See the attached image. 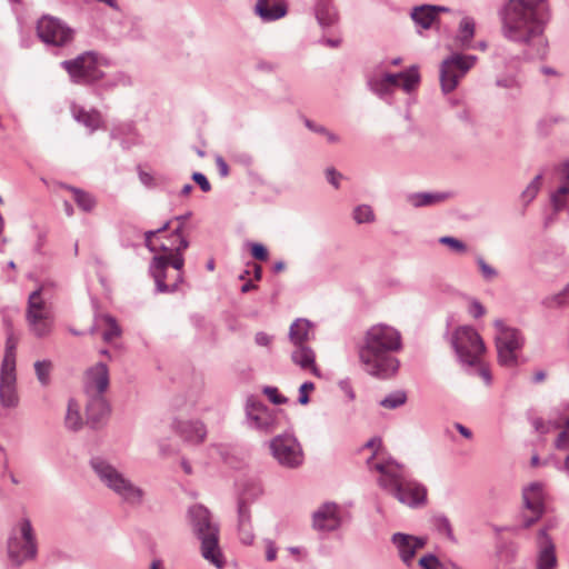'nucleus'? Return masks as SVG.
Returning a JSON list of instances; mask_svg holds the SVG:
<instances>
[{"mask_svg": "<svg viewBox=\"0 0 569 569\" xmlns=\"http://www.w3.org/2000/svg\"><path fill=\"white\" fill-rule=\"evenodd\" d=\"M50 299V284L43 283L37 290L32 291L28 298L26 319L30 331L38 338L50 335L53 327V313Z\"/></svg>", "mask_w": 569, "mask_h": 569, "instance_id": "1a4fd4ad", "label": "nucleus"}, {"mask_svg": "<svg viewBox=\"0 0 569 569\" xmlns=\"http://www.w3.org/2000/svg\"><path fill=\"white\" fill-rule=\"evenodd\" d=\"M216 166L221 177H227L229 174V167L221 156L216 157Z\"/></svg>", "mask_w": 569, "mask_h": 569, "instance_id": "0e129e2a", "label": "nucleus"}, {"mask_svg": "<svg viewBox=\"0 0 569 569\" xmlns=\"http://www.w3.org/2000/svg\"><path fill=\"white\" fill-rule=\"evenodd\" d=\"M254 13L264 22L276 21L287 14L283 0H257Z\"/></svg>", "mask_w": 569, "mask_h": 569, "instance_id": "393cba45", "label": "nucleus"}, {"mask_svg": "<svg viewBox=\"0 0 569 569\" xmlns=\"http://www.w3.org/2000/svg\"><path fill=\"white\" fill-rule=\"evenodd\" d=\"M496 329L495 342L498 362L507 368L518 365V353L525 345V337L517 328L507 326L503 320L493 321Z\"/></svg>", "mask_w": 569, "mask_h": 569, "instance_id": "f8f14e48", "label": "nucleus"}, {"mask_svg": "<svg viewBox=\"0 0 569 569\" xmlns=\"http://www.w3.org/2000/svg\"><path fill=\"white\" fill-rule=\"evenodd\" d=\"M476 263L478 264L479 270H480L481 276L485 281L489 282V281L495 280L498 277V271L493 267H491L489 263H487L486 260L481 256L476 257Z\"/></svg>", "mask_w": 569, "mask_h": 569, "instance_id": "de8ad7c7", "label": "nucleus"}, {"mask_svg": "<svg viewBox=\"0 0 569 569\" xmlns=\"http://www.w3.org/2000/svg\"><path fill=\"white\" fill-rule=\"evenodd\" d=\"M548 529L549 527L543 528L538 532L537 569H556L558 565L556 546L550 536L547 533Z\"/></svg>", "mask_w": 569, "mask_h": 569, "instance_id": "4be33fe9", "label": "nucleus"}, {"mask_svg": "<svg viewBox=\"0 0 569 569\" xmlns=\"http://www.w3.org/2000/svg\"><path fill=\"white\" fill-rule=\"evenodd\" d=\"M71 112L76 121L83 124L90 132L98 130L102 123L101 113L96 110H86L81 106L72 104Z\"/></svg>", "mask_w": 569, "mask_h": 569, "instance_id": "cd10ccee", "label": "nucleus"}, {"mask_svg": "<svg viewBox=\"0 0 569 569\" xmlns=\"http://www.w3.org/2000/svg\"><path fill=\"white\" fill-rule=\"evenodd\" d=\"M244 426L259 433L269 435L284 425V413L250 396L244 403Z\"/></svg>", "mask_w": 569, "mask_h": 569, "instance_id": "9b49d317", "label": "nucleus"}, {"mask_svg": "<svg viewBox=\"0 0 569 569\" xmlns=\"http://www.w3.org/2000/svg\"><path fill=\"white\" fill-rule=\"evenodd\" d=\"M391 542L398 551L401 561L410 567L417 550L426 545V539L408 533L396 532L391 537Z\"/></svg>", "mask_w": 569, "mask_h": 569, "instance_id": "aec40b11", "label": "nucleus"}, {"mask_svg": "<svg viewBox=\"0 0 569 569\" xmlns=\"http://www.w3.org/2000/svg\"><path fill=\"white\" fill-rule=\"evenodd\" d=\"M110 383L109 369L103 362L89 367L83 376V389L86 396L104 395Z\"/></svg>", "mask_w": 569, "mask_h": 569, "instance_id": "a211bd4d", "label": "nucleus"}, {"mask_svg": "<svg viewBox=\"0 0 569 569\" xmlns=\"http://www.w3.org/2000/svg\"><path fill=\"white\" fill-rule=\"evenodd\" d=\"M402 349L400 332L388 325L370 327L358 346V357L362 369L370 376L387 379L392 377L399 360L392 355Z\"/></svg>", "mask_w": 569, "mask_h": 569, "instance_id": "f03ea898", "label": "nucleus"}, {"mask_svg": "<svg viewBox=\"0 0 569 569\" xmlns=\"http://www.w3.org/2000/svg\"><path fill=\"white\" fill-rule=\"evenodd\" d=\"M190 216L191 212H188L172 219L178 226L168 237L169 243H160L161 253L154 254L150 261L149 272L158 292H176L183 282V251L189 247V241L183 234V224Z\"/></svg>", "mask_w": 569, "mask_h": 569, "instance_id": "7ed1b4c3", "label": "nucleus"}, {"mask_svg": "<svg viewBox=\"0 0 569 569\" xmlns=\"http://www.w3.org/2000/svg\"><path fill=\"white\" fill-rule=\"evenodd\" d=\"M60 66L66 70L72 83L79 86H94L102 77V68L110 67L111 61L106 56L89 50L78 54L73 59L62 61Z\"/></svg>", "mask_w": 569, "mask_h": 569, "instance_id": "0eeeda50", "label": "nucleus"}, {"mask_svg": "<svg viewBox=\"0 0 569 569\" xmlns=\"http://www.w3.org/2000/svg\"><path fill=\"white\" fill-rule=\"evenodd\" d=\"M87 419L93 427H97L109 413V405L104 395L87 396Z\"/></svg>", "mask_w": 569, "mask_h": 569, "instance_id": "a878e982", "label": "nucleus"}, {"mask_svg": "<svg viewBox=\"0 0 569 569\" xmlns=\"http://www.w3.org/2000/svg\"><path fill=\"white\" fill-rule=\"evenodd\" d=\"M82 425L79 403L74 399H69L64 417L66 428L71 431H78L82 428Z\"/></svg>", "mask_w": 569, "mask_h": 569, "instance_id": "f704fd0d", "label": "nucleus"}, {"mask_svg": "<svg viewBox=\"0 0 569 569\" xmlns=\"http://www.w3.org/2000/svg\"><path fill=\"white\" fill-rule=\"evenodd\" d=\"M158 230H149L143 233L144 237V246L148 248L151 252H158L161 251L160 246H157L153 241V238L158 236Z\"/></svg>", "mask_w": 569, "mask_h": 569, "instance_id": "864d4df0", "label": "nucleus"}, {"mask_svg": "<svg viewBox=\"0 0 569 569\" xmlns=\"http://www.w3.org/2000/svg\"><path fill=\"white\" fill-rule=\"evenodd\" d=\"M18 347V338L12 331H9L6 340L4 356L1 368L16 369V351Z\"/></svg>", "mask_w": 569, "mask_h": 569, "instance_id": "c9c22d12", "label": "nucleus"}, {"mask_svg": "<svg viewBox=\"0 0 569 569\" xmlns=\"http://www.w3.org/2000/svg\"><path fill=\"white\" fill-rule=\"evenodd\" d=\"M256 343L262 347H267L271 342V337L266 332H258L254 337Z\"/></svg>", "mask_w": 569, "mask_h": 569, "instance_id": "69168bd1", "label": "nucleus"}, {"mask_svg": "<svg viewBox=\"0 0 569 569\" xmlns=\"http://www.w3.org/2000/svg\"><path fill=\"white\" fill-rule=\"evenodd\" d=\"M89 465L99 481L122 503L131 508H139L146 502V489L136 483L109 460L97 456L90 459Z\"/></svg>", "mask_w": 569, "mask_h": 569, "instance_id": "39448f33", "label": "nucleus"}, {"mask_svg": "<svg viewBox=\"0 0 569 569\" xmlns=\"http://www.w3.org/2000/svg\"><path fill=\"white\" fill-rule=\"evenodd\" d=\"M496 84L501 88L512 89L519 87V81L516 76H507L498 78Z\"/></svg>", "mask_w": 569, "mask_h": 569, "instance_id": "6e6d98bb", "label": "nucleus"}, {"mask_svg": "<svg viewBox=\"0 0 569 569\" xmlns=\"http://www.w3.org/2000/svg\"><path fill=\"white\" fill-rule=\"evenodd\" d=\"M549 423H552L555 428L565 427L563 430L559 432L555 446L559 450L569 449V417L561 418L553 422L550 421Z\"/></svg>", "mask_w": 569, "mask_h": 569, "instance_id": "ea45409f", "label": "nucleus"}, {"mask_svg": "<svg viewBox=\"0 0 569 569\" xmlns=\"http://www.w3.org/2000/svg\"><path fill=\"white\" fill-rule=\"evenodd\" d=\"M325 173L328 182L336 189H338L340 187V180L342 178V174L338 172L335 168L326 169Z\"/></svg>", "mask_w": 569, "mask_h": 569, "instance_id": "4d7b16f0", "label": "nucleus"}, {"mask_svg": "<svg viewBox=\"0 0 569 569\" xmlns=\"http://www.w3.org/2000/svg\"><path fill=\"white\" fill-rule=\"evenodd\" d=\"M476 56L453 53L440 66V84L445 93L453 91L459 81L475 66Z\"/></svg>", "mask_w": 569, "mask_h": 569, "instance_id": "4468645a", "label": "nucleus"}, {"mask_svg": "<svg viewBox=\"0 0 569 569\" xmlns=\"http://www.w3.org/2000/svg\"><path fill=\"white\" fill-rule=\"evenodd\" d=\"M19 395L17 390L16 369H0V405L6 409L17 408L19 405Z\"/></svg>", "mask_w": 569, "mask_h": 569, "instance_id": "412c9836", "label": "nucleus"}, {"mask_svg": "<svg viewBox=\"0 0 569 569\" xmlns=\"http://www.w3.org/2000/svg\"><path fill=\"white\" fill-rule=\"evenodd\" d=\"M352 217L358 224L375 221V213L370 206L359 204L353 209Z\"/></svg>", "mask_w": 569, "mask_h": 569, "instance_id": "79ce46f5", "label": "nucleus"}, {"mask_svg": "<svg viewBox=\"0 0 569 569\" xmlns=\"http://www.w3.org/2000/svg\"><path fill=\"white\" fill-rule=\"evenodd\" d=\"M420 83V74L417 66H411L398 73H375L368 79L369 89L387 103H392L393 93L402 89L406 93L413 92Z\"/></svg>", "mask_w": 569, "mask_h": 569, "instance_id": "6e6552de", "label": "nucleus"}, {"mask_svg": "<svg viewBox=\"0 0 569 569\" xmlns=\"http://www.w3.org/2000/svg\"><path fill=\"white\" fill-rule=\"evenodd\" d=\"M419 566L422 569H442L447 563H441L435 555L428 553L419 559Z\"/></svg>", "mask_w": 569, "mask_h": 569, "instance_id": "8fccbe9b", "label": "nucleus"}, {"mask_svg": "<svg viewBox=\"0 0 569 569\" xmlns=\"http://www.w3.org/2000/svg\"><path fill=\"white\" fill-rule=\"evenodd\" d=\"M263 393L274 405H283L288 401V399L286 397L278 393V389L276 387H270V386L264 387Z\"/></svg>", "mask_w": 569, "mask_h": 569, "instance_id": "3c124183", "label": "nucleus"}, {"mask_svg": "<svg viewBox=\"0 0 569 569\" xmlns=\"http://www.w3.org/2000/svg\"><path fill=\"white\" fill-rule=\"evenodd\" d=\"M339 387L343 391V393L349 398V400H355L356 395L349 380H341L339 382Z\"/></svg>", "mask_w": 569, "mask_h": 569, "instance_id": "e2e57ef3", "label": "nucleus"}, {"mask_svg": "<svg viewBox=\"0 0 569 569\" xmlns=\"http://www.w3.org/2000/svg\"><path fill=\"white\" fill-rule=\"evenodd\" d=\"M233 160L238 163L246 166V167L251 166L253 162L252 156L248 152H240V153L234 154Z\"/></svg>", "mask_w": 569, "mask_h": 569, "instance_id": "680f3d73", "label": "nucleus"}, {"mask_svg": "<svg viewBox=\"0 0 569 569\" xmlns=\"http://www.w3.org/2000/svg\"><path fill=\"white\" fill-rule=\"evenodd\" d=\"M251 254L257 260L266 261L268 259V251L261 243L251 244Z\"/></svg>", "mask_w": 569, "mask_h": 569, "instance_id": "13d9d810", "label": "nucleus"}, {"mask_svg": "<svg viewBox=\"0 0 569 569\" xmlns=\"http://www.w3.org/2000/svg\"><path fill=\"white\" fill-rule=\"evenodd\" d=\"M476 33V21L472 17L463 16L459 22L456 40L466 49L471 48V41Z\"/></svg>", "mask_w": 569, "mask_h": 569, "instance_id": "2f4dec72", "label": "nucleus"}, {"mask_svg": "<svg viewBox=\"0 0 569 569\" xmlns=\"http://www.w3.org/2000/svg\"><path fill=\"white\" fill-rule=\"evenodd\" d=\"M435 9L436 7L430 4L416 7L411 11V19L417 26L429 29L437 19Z\"/></svg>", "mask_w": 569, "mask_h": 569, "instance_id": "72a5a7b5", "label": "nucleus"}, {"mask_svg": "<svg viewBox=\"0 0 569 569\" xmlns=\"http://www.w3.org/2000/svg\"><path fill=\"white\" fill-rule=\"evenodd\" d=\"M99 321L106 327L102 339L106 342H111L113 339L121 335V329L117 323V320L110 315H103L99 318Z\"/></svg>", "mask_w": 569, "mask_h": 569, "instance_id": "4c0bfd02", "label": "nucleus"}, {"mask_svg": "<svg viewBox=\"0 0 569 569\" xmlns=\"http://www.w3.org/2000/svg\"><path fill=\"white\" fill-rule=\"evenodd\" d=\"M39 38L47 44L63 47L73 39V30L63 21L51 16H43L37 24Z\"/></svg>", "mask_w": 569, "mask_h": 569, "instance_id": "f3484780", "label": "nucleus"}, {"mask_svg": "<svg viewBox=\"0 0 569 569\" xmlns=\"http://www.w3.org/2000/svg\"><path fill=\"white\" fill-rule=\"evenodd\" d=\"M505 39L525 48V59H542L548 51L545 30L549 21L547 0H502L497 10Z\"/></svg>", "mask_w": 569, "mask_h": 569, "instance_id": "f257e3e1", "label": "nucleus"}, {"mask_svg": "<svg viewBox=\"0 0 569 569\" xmlns=\"http://www.w3.org/2000/svg\"><path fill=\"white\" fill-rule=\"evenodd\" d=\"M312 336V323L309 320L297 319L291 323L289 338L295 346L305 345Z\"/></svg>", "mask_w": 569, "mask_h": 569, "instance_id": "c85d7f7f", "label": "nucleus"}, {"mask_svg": "<svg viewBox=\"0 0 569 569\" xmlns=\"http://www.w3.org/2000/svg\"><path fill=\"white\" fill-rule=\"evenodd\" d=\"M312 525L319 531H333L341 525V509L335 502L321 505L312 515Z\"/></svg>", "mask_w": 569, "mask_h": 569, "instance_id": "6ab92c4d", "label": "nucleus"}, {"mask_svg": "<svg viewBox=\"0 0 569 569\" xmlns=\"http://www.w3.org/2000/svg\"><path fill=\"white\" fill-rule=\"evenodd\" d=\"M238 536L243 545L250 546L254 541L253 527L251 522V511L243 497L238 500Z\"/></svg>", "mask_w": 569, "mask_h": 569, "instance_id": "b1692460", "label": "nucleus"}, {"mask_svg": "<svg viewBox=\"0 0 569 569\" xmlns=\"http://www.w3.org/2000/svg\"><path fill=\"white\" fill-rule=\"evenodd\" d=\"M468 311L475 319H478L486 313V308L479 300L471 299L469 302Z\"/></svg>", "mask_w": 569, "mask_h": 569, "instance_id": "5fc2aeb1", "label": "nucleus"}, {"mask_svg": "<svg viewBox=\"0 0 569 569\" xmlns=\"http://www.w3.org/2000/svg\"><path fill=\"white\" fill-rule=\"evenodd\" d=\"M439 243L449 247V249L457 253L467 252V244L458 238L443 236L439 238Z\"/></svg>", "mask_w": 569, "mask_h": 569, "instance_id": "49530a36", "label": "nucleus"}, {"mask_svg": "<svg viewBox=\"0 0 569 569\" xmlns=\"http://www.w3.org/2000/svg\"><path fill=\"white\" fill-rule=\"evenodd\" d=\"M73 193V199L78 207L86 212H90L96 207V199L89 193L79 188L69 187Z\"/></svg>", "mask_w": 569, "mask_h": 569, "instance_id": "58836bf2", "label": "nucleus"}, {"mask_svg": "<svg viewBox=\"0 0 569 569\" xmlns=\"http://www.w3.org/2000/svg\"><path fill=\"white\" fill-rule=\"evenodd\" d=\"M449 198L447 192H415L407 196V202L415 208L430 207Z\"/></svg>", "mask_w": 569, "mask_h": 569, "instance_id": "c756f323", "label": "nucleus"}, {"mask_svg": "<svg viewBox=\"0 0 569 569\" xmlns=\"http://www.w3.org/2000/svg\"><path fill=\"white\" fill-rule=\"evenodd\" d=\"M380 473L379 486L390 492L400 503L410 508L425 506L427 488L413 479H407L402 465L387 460L372 466Z\"/></svg>", "mask_w": 569, "mask_h": 569, "instance_id": "20e7f679", "label": "nucleus"}, {"mask_svg": "<svg viewBox=\"0 0 569 569\" xmlns=\"http://www.w3.org/2000/svg\"><path fill=\"white\" fill-rule=\"evenodd\" d=\"M51 369H52V363L49 360H41V361H37L34 363V371H36L37 378L42 386H47L49 383V377H50Z\"/></svg>", "mask_w": 569, "mask_h": 569, "instance_id": "a18cd8bd", "label": "nucleus"}, {"mask_svg": "<svg viewBox=\"0 0 569 569\" xmlns=\"http://www.w3.org/2000/svg\"><path fill=\"white\" fill-rule=\"evenodd\" d=\"M291 359L302 369L310 368L313 375L319 376L318 369L315 365L316 356L311 348L306 345L296 346V350L291 353Z\"/></svg>", "mask_w": 569, "mask_h": 569, "instance_id": "7c9ffc66", "label": "nucleus"}, {"mask_svg": "<svg viewBox=\"0 0 569 569\" xmlns=\"http://www.w3.org/2000/svg\"><path fill=\"white\" fill-rule=\"evenodd\" d=\"M451 345L461 365L469 368L480 365L486 347L480 335L472 327H458L452 335Z\"/></svg>", "mask_w": 569, "mask_h": 569, "instance_id": "ddd939ff", "label": "nucleus"}, {"mask_svg": "<svg viewBox=\"0 0 569 569\" xmlns=\"http://www.w3.org/2000/svg\"><path fill=\"white\" fill-rule=\"evenodd\" d=\"M569 194V186L562 184L552 194H551V203L556 211H560L565 209L566 201L563 197Z\"/></svg>", "mask_w": 569, "mask_h": 569, "instance_id": "09e8293b", "label": "nucleus"}, {"mask_svg": "<svg viewBox=\"0 0 569 569\" xmlns=\"http://www.w3.org/2000/svg\"><path fill=\"white\" fill-rule=\"evenodd\" d=\"M269 448L277 462L286 468H297L303 462V451L291 435H279L270 440Z\"/></svg>", "mask_w": 569, "mask_h": 569, "instance_id": "dca6fc26", "label": "nucleus"}, {"mask_svg": "<svg viewBox=\"0 0 569 569\" xmlns=\"http://www.w3.org/2000/svg\"><path fill=\"white\" fill-rule=\"evenodd\" d=\"M313 390H315L313 382H311V381L303 382L299 388V399H298L299 403L303 405V406L308 405L310 401L308 393Z\"/></svg>", "mask_w": 569, "mask_h": 569, "instance_id": "603ef678", "label": "nucleus"}, {"mask_svg": "<svg viewBox=\"0 0 569 569\" xmlns=\"http://www.w3.org/2000/svg\"><path fill=\"white\" fill-rule=\"evenodd\" d=\"M316 19L322 28L336 23L338 16L331 0H319L315 8Z\"/></svg>", "mask_w": 569, "mask_h": 569, "instance_id": "473e14b6", "label": "nucleus"}, {"mask_svg": "<svg viewBox=\"0 0 569 569\" xmlns=\"http://www.w3.org/2000/svg\"><path fill=\"white\" fill-rule=\"evenodd\" d=\"M305 124L306 127L313 131V132H317V133H320L322 134L323 132H326V127L321 126V124H316L315 122H312L311 120L309 119H306L305 120Z\"/></svg>", "mask_w": 569, "mask_h": 569, "instance_id": "338daca9", "label": "nucleus"}, {"mask_svg": "<svg viewBox=\"0 0 569 569\" xmlns=\"http://www.w3.org/2000/svg\"><path fill=\"white\" fill-rule=\"evenodd\" d=\"M456 429L458 430V432L465 437L466 439H471L472 438V432L470 429H468L467 427H465L461 423H456L455 425Z\"/></svg>", "mask_w": 569, "mask_h": 569, "instance_id": "774afa93", "label": "nucleus"}, {"mask_svg": "<svg viewBox=\"0 0 569 569\" xmlns=\"http://www.w3.org/2000/svg\"><path fill=\"white\" fill-rule=\"evenodd\" d=\"M432 523L439 533H442L447 538L453 540V532H452L450 521L445 515H436L432 518Z\"/></svg>", "mask_w": 569, "mask_h": 569, "instance_id": "c03bdc74", "label": "nucleus"}, {"mask_svg": "<svg viewBox=\"0 0 569 569\" xmlns=\"http://www.w3.org/2000/svg\"><path fill=\"white\" fill-rule=\"evenodd\" d=\"M173 429L184 441L193 445L202 443L207 437V428L200 420L177 419Z\"/></svg>", "mask_w": 569, "mask_h": 569, "instance_id": "5701e85b", "label": "nucleus"}, {"mask_svg": "<svg viewBox=\"0 0 569 569\" xmlns=\"http://www.w3.org/2000/svg\"><path fill=\"white\" fill-rule=\"evenodd\" d=\"M8 557L16 566L36 558L38 542L30 519L21 518L12 527L7 542Z\"/></svg>", "mask_w": 569, "mask_h": 569, "instance_id": "9d476101", "label": "nucleus"}, {"mask_svg": "<svg viewBox=\"0 0 569 569\" xmlns=\"http://www.w3.org/2000/svg\"><path fill=\"white\" fill-rule=\"evenodd\" d=\"M407 402V393L403 390H397L387 395L379 401V405L386 409H397Z\"/></svg>", "mask_w": 569, "mask_h": 569, "instance_id": "a19ab883", "label": "nucleus"}, {"mask_svg": "<svg viewBox=\"0 0 569 569\" xmlns=\"http://www.w3.org/2000/svg\"><path fill=\"white\" fill-rule=\"evenodd\" d=\"M541 303L548 309H557L569 306V284H566L565 288L557 293L546 296Z\"/></svg>", "mask_w": 569, "mask_h": 569, "instance_id": "e433bc0d", "label": "nucleus"}, {"mask_svg": "<svg viewBox=\"0 0 569 569\" xmlns=\"http://www.w3.org/2000/svg\"><path fill=\"white\" fill-rule=\"evenodd\" d=\"M523 510L519 516V529H528L545 512V491L541 482L535 481L522 489Z\"/></svg>", "mask_w": 569, "mask_h": 569, "instance_id": "2eb2a0df", "label": "nucleus"}, {"mask_svg": "<svg viewBox=\"0 0 569 569\" xmlns=\"http://www.w3.org/2000/svg\"><path fill=\"white\" fill-rule=\"evenodd\" d=\"M266 545V559L267 561H274L277 558L276 543L270 539H264Z\"/></svg>", "mask_w": 569, "mask_h": 569, "instance_id": "052dcab7", "label": "nucleus"}, {"mask_svg": "<svg viewBox=\"0 0 569 569\" xmlns=\"http://www.w3.org/2000/svg\"><path fill=\"white\" fill-rule=\"evenodd\" d=\"M187 515L192 532L200 541L201 556L217 569H222L226 560L219 546L220 530L211 512L202 505H193Z\"/></svg>", "mask_w": 569, "mask_h": 569, "instance_id": "423d86ee", "label": "nucleus"}, {"mask_svg": "<svg viewBox=\"0 0 569 569\" xmlns=\"http://www.w3.org/2000/svg\"><path fill=\"white\" fill-rule=\"evenodd\" d=\"M192 180L200 187L203 192H208L211 190V184L208 181L207 177L201 172H194L192 174Z\"/></svg>", "mask_w": 569, "mask_h": 569, "instance_id": "bf43d9fd", "label": "nucleus"}, {"mask_svg": "<svg viewBox=\"0 0 569 569\" xmlns=\"http://www.w3.org/2000/svg\"><path fill=\"white\" fill-rule=\"evenodd\" d=\"M542 176L537 174L521 193L525 203L531 202L538 194L541 187Z\"/></svg>", "mask_w": 569, "mask_h": 569, "instance_id": "37998d69", "label": "nucleus"}, {"mask_svg": "<svg viewBox=\"0 0 569 569\" xmlns=\"http://www.w3.org/2000/svg\"><path fill=\"white\" fill-rule=\"evenodd\" d=\"M133 84L130 74L122 70H118L111 73H107L102 70V77L94 87L100 91H111L119 87L128 88Z\"/></svg>", "mask_w": 569, "mask_h": 569, "instance_id": "bb28decb", "label": "nucleus"}]
</instances>
